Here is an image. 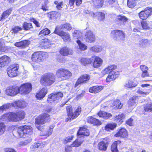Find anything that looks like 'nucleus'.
<instances>
[{"instance_id":"1","label":"nucleus","mask_w":152,"mask_h":152,"mask_svg":"<svg viewBox=\"0 0 152 152\" xmlns=\"http://www.w3.org/2000/svg\"><path fill=\"white\" fill-rule=\"evenodd\" d=\"M55 77L53 73H48L42 76L40 80L41 84L45 86H50L54 83Z\"/></svg>"},{"instance_id":"2","label":"nucleus","mask_w":152,"mask_h":152,"mask_svg":"<svg viewBox=\"0 0 152 152\" xmlns=\"http://www.w3.org/2000/svg\"><path fill=\"white\" fill-rule=\"evenodd\" d=\"M33 129L29 126L24 125L19 126L18 129L17 134L19 137H25L32 134Z\"/></svg>"},{"instance_id":"3","label":"nucleus","mask_w":152,"mask_h":152,"mask_svg":"<svg viewBox=\"0 0 152 152\" xmlns=\"http://www.w3.org/2000/svg\"><path fill=\"white\" fill-rule=\"evenodd\" d=\"M72 108L71 106H69L67 107L66 110L68 117L66 119V121H68L69 120H72L77 117L80 114L81 112V108L78 107L75 111L72 113Z\"/></svg>"},{"instance_id":"4","label":"nucleus","mask_w":152,"mask_h":152,"mask_svg":"<svg viewBox=\"0 0 152 152\" xmlns=\"http://www.w3.org/2000/svg\"><path fill=\"white\" fill-rule=\"evenodd\" d=\"M56 75L58 78L65 80L69 79L72 76V74L68 70L61 68L56 71Z\"/></svg>"},{"instance_id":"5","label":"nucleus","mask_w":152,"mask_h":152,"mask_svg":"<svg viewBox=\"0 0 152 152\" xmlns=\"http://www.w3.org/2000/svg\"><path fill=\"white\" fill-rule=\"evenodd\" d=\"M50 120V116L48 114L45 113L41 115L36 118L35 124L36 126L39 130H40L39 125L43 124L48 121Z\"/></svg>"},{"instance_id":"6","label":"nucleus","mask_w":152,"mask_h":152,"mask_svg":"<svg viewBox=\"0 0 152 152\" xmlns=\"http://www.w3.org/2000/svg\"><path fill=\"white\" fill-rule=\"evenodd\" d=\"M111 36L113 39L116 41H124L125 37V33L122 31L116 30H113L111 32Z\"/></svg>"},{"instance_id":"7","label":"nucleus","mask_w":152,"mask_h":152,"mask_svg":"<svg viewBox=\"0 0 152 152\" xmlns=\"http://www.w3.org/2000/svg\"><path fill=\"white\" fill-rule=\"evenodd\" d=\"M54 33L61 37L64 41L65 42L70 41V35L68 32H65L63 31L59 30L58 26H56Z\"/></svg>"},{"instance_id":"8","label":"nucleus","mask_w":152,"mask_h":152,"mask_svg":"<svg viewBox=\"0 0 152 152\" xmlns=\"http://www.w3.org/2000/svg\"><path fill=\"white\" fill-rule=\"evenodd\" d=\"M63 96V93L60 92H58L56 94H52L48 96L47 101L49 103H51L52 102H57Z\"/></svg>"},{"instance_id":"9","label":"nucleus","mask_w":152,"mask_h":152,"mask_svg":"<svg viewBox=\"0 0 152 152\" xmlns=\"http://www.w3.org/2000/svg\"><path fill=\"white\" fill-rule=\"evenodd\" d=\"M63 96V93L60 92H58L56 94H52L48 96L47 101L49 103H51L52 102H57Z\"/></svg>"},{"instance_id":"10","label":"nucleus","mask_w":152,"mask_h":152,"mask_svg":"<svg viewBox=\"0 0 152 152\" xmlns=\"http://www.w3.org/2000/svg\"><path fill=\"white\" fill-rule=\"evenodd\" d=\"M19 93L23 94H27L31 91L32 86L30 83H24L19 87Z\"/></svg>"},{"instance_id":"11","label":"nucleus","mask_w":152,"mask_h":152,"mask_svg":"<svg viewBox=\"0 0 152 152\" xmlns=\"http://www.w3.org/2000/svg\"><path fill=\"white\" fill-rule=\"evenodd\" d=\"M152 14V8L148 7L141 11L138 14L140 18L142 20L146 19Z\"/></svg>"},{"instance_id":"12","label":"nucleus","mask_w":152,"mask_h":152,"mask_svg":"<svg viewBox=\"0 0 152 152\" xmlns=\"http://www.w3.org/2000/svg\"><path fill=\"white\" fill-rule=\"evenodd\" d=\"M18 93H19V87L16 86L8 87L5 90L6 94L11 96H14Z\"/></svg>"},{"instance_id":"13","label":"nucleus","mask_w":152,"mask_h":152,"mask_svg":"<svg viewBox=\"0 0 152 152\" xmlns=\"http://www.w3.org/2000/svg\"><path fill=\"white\" fill-rule=\"evenodd\" d=\"M19 68L18 65H16L12 67H9L7 70V73L8 76L11 77H15L18 74V69Z\"/></svg>"},{"instance_id":"14","label":"nucleus","mask_w":152,"mask_h":152,"mask_svg":"<svg viewBox=\"0 0 152 152\" xmlns=\"http://www.w3.org/2000/svg\"><path fill=\"white\" fill-rule=\"evenodd\" d=\"M44 54L41 52H37L33 54L31 59L33 61L39 62L42 61L44 59Z\"/></svg>"},{"instance_id":"15","label":"nucleus","mask_w":152,"mask_h":152,"mask_svg":"<svg viewBox=\"0 0 152 152\" xmlns=\"http://www.w3.org/2000/svg\"><path fill=\"white\" fill-rule=\"evenodd\" d=\"M25 116V113L23 111H20L16 113H12L13 122H17L23 119Z\"/></svg>"},{"instance_id":"16","label":"nucleus","mask_w":152,"mask_h":152,"mask_svg":"<svg viewBox=\"0 0 152 152\" xmlns=\"http://www.w3.org/2000/svg\"><path fill=\"white\" fill-rule=\"evenodd\" d=\"M90 78V76L87 74H85L81 75L77 80L75 84V87H76L80 84L87 83Z\"/></svg>"},{"instance_id":"17","label":"nucleus","mask_w":152,"mask_h":152,"mask_svg":"<svg viewBox=\"0 0 152 152\" xmlns=\"http://www.w3.org/2000/svg\"><path fill=\"white\" fill-rule=\"evenodd\" d=\"M85 40L87 42L92 43L95 40V37L93 33L90 31H87L85 35Z\"/></svg>"},{"instance_id":"18","label":"nucleus","mask_w":152,"mask_h":152,"mask_svg":"<svg viewBox=\"0 0 152 152\" xmlns=\"http://www.w3.org/2000/svg\"><path fill=\"white\" fill-rule=\"evenodd\" d=\"M89 135V130L84 127H80L77 132V137L80 138L84 136H88Z\"/></svg>"},{"instance_id":"19","label":"nucleus","mask_w":152,"mask_h":152,"mask_svg":"<svg viewBox=\"0 0 152 152\" xmlns=\"http://www.w3.org/2000/svg\"><path fill=\"white\" fill-rule=\"evenodd\" d=\"M128 18L125 16L119 15L117 16L115 19V22L121 25H124L128 21Z\"/></svg>"},{"instance_id":"20","label":"nucleus","mask_w":152,"mask_h":152,"mask_svg":"<svg viewBox=\"0 0 152 152\" xmlns=\"http://www.w3.org/2000/svg\"><path fill=\"white\" fill-rule=\"evenodd\" d=\"M128 134L127 130L124 128H120L117 132L115 134V136L123 138H126L128 137Z\"/></svg>"},{"instance_id":"21","label":"nucleus","mask_w":152,"mask_h":152,"mask_svg":"<svg viewBox=\"0 0 152 152\" xmlns=\"http://www.w3.org/2000/svg\"><path fill=\"white\" fill-rule=\"evenodd\" d=\"M138 84V82L135 79L129 80L127 81L124 85L125 88H132L136 86Z\"/></svg>"},{"instance_id":"22","label":"nucleus","mask_w":152,"mask_h":152,"mask_svg":"<svg viewBox=\"0 0 152 152\" xmlns=\"http://www.w3.org/2000/svg\"><path fill=\"white\" fill-rule=\"evenodd\" d=\"M11 61L10 57L7 56H4L0 58V68L4 67Z\"/></svg>"},{"instance_id":"23","label":"nucleus","mask_w":152,"mask_h":152,"mask_svg":"<svg viewBox=\"0 0 152 152\" xmlns=\"http://www.w3.org/2000/svg\"><path fill=\"white\" fill-rule=\"evenodd\" d=\"M60 53L63 56H67L68 55L72 54L73 51L72 49L65 47L61 49Z\"/></svg>"},{"instance_id":"24","label":"nucleus","mask_w":152,"mask_h":152,"mask_svg":"<svg viewBox=\"0 0 152 152\" xmlns=\"http://www.w3.org/2000/svg\"><path fill=\"white\" fill-rule=\"evenodd\" d=\"M47 92V90L46 88H42L39 92L37 93L36 97L38 99H41L43 98Z\"/></svg>"},{"instance_id":"25","label":"nucleus","mask_w":152,"mask_h":152,"mask_svg":"<svg viewBox=\"0 0 152 152\" xmlns=\"http://www.w3.org/2000/svg\"><path fill=\"white\" fill-rule=\"evenodd\" d=\"M119 74V72L117 71L113 73H110L107 77V82H110L115 80L118 76Z\"/></svg>"},{"instance_id":"26","label":"nucleus","mask_w":152,"mask_h":152,"mask_svg":"<svg viewBox=\"0 0 152 152\" xmlns=\"http://www.w3.org/2000/svg\"><path fill=\"white\" fill-rule=\"evenodd\" d=\"M108 144L107 141L104 139L103 141L100 142L98 143V148L101 151H105L107 149Z\"/></svg>"},{"instance_id":"27","label":"nucleus","mask_w":152,"mask_h":152,"mask_svg":"<svg viewBox=\"0 0 152 152\" xmlns=\"http://www.w3.org/2000/svg\"><path fill=\"white\" fill-rule=\"evenodd\" d=\"M12 117V113H9L2 116L0 118V120L2 121L8 120L9 121L13 122Z\"/></svg>"},{"instance_id":"28","label":"nucleus","mask_w":152,"mask_h":152,"mask_svg":"<svg viewBox=\"0 0 152 152\" xmlns=\"http://www.w3.org/2000/svg\"><path fill=\"white\" fill-rule=\"evenodd\" d=\"M117 68V66L115 65H112L108 66L106 68L103 70L102 72V73L104 75L108 73H110L112 72L113 70L116 69Z\"/></svg>"},{"instance_id":"29","label":"nucleus","mask_w":152,"mask_h":152,"mask_svg":"<svg viewBox=\"0 0 152 152\" xmlns=\"http://www.w3.org/2000/svg\"><path fill=\"white\" fill-rule=\"evenodd\" d=\"M30 43L29 41L24 40L15 43V45L16 47L25 48L27 47Z\"/></svg>"},{"instance_id":"30","label":"nucleus","mask_w":152,"mask_h":152,"mask_svg":"<svg viewBox=\"0 0 152 152\" xmlns=\"http://www.w3.org/2000/svg\"><path fill=\"white\" fill-rule=\"evenodd\" d=\"M142 28L144 29H149L152 28V22L145 20H143L141 22Z\"/></svg>"},{"instance_id":"31","label":"nucleus","mask_w":152,"mask_h":152,"mask_svg":"<svg viewBox=\"0 0 152 152\" xmlns=\"http://www.w3.org/2000/svg\"><path fill=\"white\" fill-rule=\"evenodd\" d=\"M103 89V86H94L90 88L89 92L96 94L100 92Z\"/></svg>"},{"instance_id":"32","label":"nucleus","mask_w":152,"mask_h":152,"mask_svg":"<svg viewBox=\"0 0 152 152\" xmlns=\"http://www.w3.org/2000/svg\"><path fill=\"white\" fill-rule=\"evenodd\" d=\"M125 115L122 113L118 115L115 116L114 117V119L115 121L120 124L123 122V119L125 118Z\"/></svg>"},{"instance_id":"33","label":"nucleus","mask_w":152,"mask_h":152,"mask_svg":"<svg viewBox=\"0 0 152 152\" xmlns=\"http://www.w3.org/2000/svg\"><path fill=\"white\" fill-rule=\"evenodd\" d=\"M102 60L101 58L96 56L95 57L94 62V66L96 68L99 67L102 65Z\"/></svg>"},{"instance_id":"34","label":"nucleus","mask_w":152,"mask_h":152,"mask_svg":"<svg viewBox=\"0 0 152 152\" xmlns=\"http://www.w3.org/2000/svg\"><path fill=\"white\" fill-rule=\"evenodd\" d=\"M137 101V96H134L130 98L128 102V106L129 107L134 106Z\"/></svg>"},{"instance_id":"35","label":"nucleus","mask_w":152,"mask_h":152,"mask_svg":"<svg viewBox=\"0 0 152 152\" xmlns=\"http://www.w3.org/2000/svg\"><path fill=\"white\" fill-rule=\"evenodd\" d=\"M98 115L100 117H102L106 119L111 117L112 116V114L110 113L102 111L99 112L98 113Z\"/></svg>"},{"instance_id":"36","label":"nucleus","mask_w":152,"mask_h":152,"mask_svg":"<svg viewBox=\"0 0 152 152\" xmlns=\"http://www.w3.org/2000/svg\"><path fill=\"white\" fill-rule=\"evenodd\" d=\"M91 51L95 53H100L103 50L102 47L101 46H94L90 48Z\"/></svg>"},{"instance_id":"37","label":"nucleus","mask_w":152,"mask_h":152,"mask_svg":"<svg viewBox=\"0 0 152 152\" xmlns=\"http://www.w3.org/2000/svg\"><path fill=\"white\" fill-rule=\"evenodd\" d=\"M121 143V141L120 140H117L113 142L111 147V150L112 152H118L117 146Z\"/></svg>"},{"instance_id":"38","label":"nucleus","mask_w":152,"mask_h":152,"mask_svg":"<svg viewBox=\"0 0 152 152\" xmlns=\"http://www.w3.org/2000/svg\"><path fill=\"white\" fill-rule=\"evenodd\" d=\"M116 126V124L115 123L107 124L105 126L104 129L107 131L111 130H113Z\"/></svg>"},{"instance_id":"39","label":"nucleus","mask_w":152,"mask_h":152,"mask_svg":"<svg viewBox=\"0 0 152 152\" xmlns=\"http://www.w3.org/2000/svg\"><path fill=\"white\" fill-rule=\"evenodd\" d=\"M72 36L75 39H78L82 37V34L80 31L75 30L72 33Z\"/></svg>"},{"instance_id":"40","label":"nucleus","mask_w":152,"mask_h":152,"mask_svg":"<svg viewBox=\"0 0 152 152\" xmlns=\"http://www.w3.org/2000/svg\"><path fill=\"white\" fill-rule=\"evenodd\" d=\"M12 105V104L9 103L4 104L2 106L0 107V113L3 112L4 111L6 110L7 109L11 107Z\"/></svg>"},{"instance_id":"41","label":"nucleus","mask_w":152,"mask_h":152,"mask_svg":"<svg viewBox=\"0 0 152 152\" xmlns=\"http://www.w3.org/2000/svg\"><path fill=\"white\" fill-rule=\"evenodd\" d=\"M59 30L60 29H66L68 31L71 30L72 29L71 25L69 23H66L61 25L60 26L58 27Z\"/></svg>"},{"instance_id":"42","label":"nucleus","mask_w":152,"mask_h":152,"mask_svg":"<svg viewBox=\"0 0 152 152\" xmlns=\"http://www.w3.org/2000/svg\"><path fill=\"white\" fill-rule=\"evenodd\" d=\"M83 142V140H80V137H77V138L72 144V146L75 147H78L81 145Z\"/></svg>"},{"instance_id":"43","label":"nucleus","mask_w":152,"mask_h":152,"mask_svg":"<svg viewBox=\"0 0 152 152\" xmlns=\"http://www.w3.org/2000/svg\"><path fill=\"white\" fill-rule=\"evenodd\" d=\"M12 11L11 9H9L4 12L2 15L1 20H3L4 19L7 18L10 14Z\"/></svg>"},{"instance_id":"44","label":"nucleus","mask_w":152,"mask_h":152,"mask_svg":"<svg viewBox=\"0 0 152 152\" xmlns=\"http://www.w3.org/2000/svg\"><path fill=\"white\" fill-rule=\"evenodd\" d=\"M137 0H128L127 6L130 8H133L135 6Z\"/></svg>"},{"instance_id":"45","label":"nucleus","mask_w":152,"mask_h":152,"mask_svg":"<svg viewBox=\"0 0 152 152\" xmlns=\"http://www.w3.org/2000/svg\"><path fill=\"white\" fill-rule=\"evenodd\" d=\"M57 17V13L56 12L53 11L48 14V17L50 19H55Z\"/></svg>"},{"instance_id":"46","label":"nucleus","mask_w":152,"mask_h":152,"mask_svg":"<svg viewBox=\"0 0 152 152\" xmlns=\"http://www.w3.org/2000/svg\"><path fill=\"white\" fill-rule=\"evenodd\" d=\"M77 42L78 44L80 49L82 50H85L87 49V46L86 45L81 42L80 41L78 40L77 41Z\"/></svg>"},{"instance_id":"47","label":"nucleus","mask_w":152,"mask_h":152,"mask_svg":"<svg viewBox=\"0 0 152 152\" xmlns=\"http://www.w3.org/2000/svg\"><path fill=\"white\" fill-rule=\"evenodd\" d=\"M50 32V31L47 28H45L42 30L39 33V36L40 37L43 36H44L49 34Z\"/></svg>"},{"instance_id":"48","label":"nucleus","mask_w":152,"mask_h":152,"mask_svg":"<svg viewBox=\"0 0 152 152\" xmlns=\"http://www.w3.org/2000/svg\"><path fill=\"white\" fill-rule=\"evenodd\" d=\"M144 109L145 111L151 112L152 111V103H149L144 106Z\"/></svg>"},{"instance_id":"49","label":"nucleus","mask_w":152,"mask_h":152,"mask_svg":"<svg viewBox=\"0 0 152 152\" xmlns=\"http://www.w3.org/2000/svg\"><path fill=\"white\" fill-rule=\"evenodd\" d=\"M149 88H150L147 91H143L140 89H139L137 90V92L138 94L142 95L143 96L148 95L150 93L151 91V86H150Z\"/></svg>"},{"instance_id":"50","label":"nucleus","mask_w":152,"mask_h":152,"mask_svg":"<svg viewBox=\"0 0 152 152\" xmlns=\"http://www.w3.org/2000/svg\"><path fill=\"white\" fill-rule=\"evenodd\" d=\"M75 1L76 5L79 6L82 3V0H69V4L70 6H73Z\"/></svg>"},{"instance_id":"51","label":"nucleus","mask_w":152,"mask_h":152,"mask_svg":"<svg viewBox=\"0 0 152 152\" xmlns=\"http://www.w3.org/2000/svg\"><path fill=\"white\" fill-rule=\"evenodd\" d=\"M91 61V59L88 58H83L80 61L81 64L84 66H85L86 64H89Z\"/></svg>"},{"instance_id":"52","label":"nucleus","mask_w":152,"mask_h":152,"mask_svg":"<svg viewBox=\"0 0 152 152\" xmlns=\"http://www.w3.org/2000/svg\"><path fill=\"white\" fill-rule=\"evenodd\" d=\"M6 126L4 124L0 122V135L3 134L5 130Z\"/></svg>"},{"instance_id":"53","label":"nucleus","mask_w":152,"mask_h":152,"mask_svg":"<svg viewBox=\"0 0 152 152\" xmlns=\"http://www.w3.org/2000/svg\"><path fill=\"white\" fill-rule=\"evenodd\" d=\"M24 29L25 30H28L32 27L31 24L30 23L24 22L23 24Z\"/></svg>"},{"instance_id":"54","label":"nucleus","mask_w":152,"mask_h":152,"mask_svg":"<svg viewBox=\"0 0 152 152\" xmlns=\"http://www.w3.org/2000/svg\"><path fill=\"white\" fill-rule=\"evenodd\" d=\"M114 108L116 109H121L122 107V104H121L119 100L115 101L114 103Z\"/></svg>"},{"instance_id":"55","label":"nucleus","mask_w":152,"mask_h":152,"mask_svg":"<svg viewBox=\"0 0 152 152\" xmlns=\"http://www.w3.org/2000/svg\"><path fill=\"white\" fill-rule=\"evenodd\" d=\"M134 116L131 117L129 119L126 121V124L129 126H132L133 125L134 121Z\"/></svg>"},{"instance_id":"56","label":"nucleus","mask_w":152,"mask_h":152,"mask_svg":"<svg viewBox=\"0 0 152 152\" xmlns=\"http://www.w3.org/2000/svg\"><path fill=\"white\" fill-rule=\"evenodd\" d=\"M149 41L148 39H143L140 40L139 41V44L142 46H145V45L148 44Z\"/></svg>"},{"instance_id":"57","label":"nucleus","mask_w":152,"mask_h":152,"mask_svg":"<svg viewBox=\"0 0 152 152\" xmlns=\"http://www.w3.org/2000/svg\"><path fill=\"white\" fill-rule=\"evenodd\" d=\"M104 3V0H99L94 4V5L97 7H101L102 6Z\"/></svg>"},{"instance_id":"58","label":"nucleus","mask_w":152,"mask_h":152,"mask_svg":"<svg viewBox=\"0 0 152 152\" xmlns=\"http://www.w3.org/2000/svg\"><path fill=\"white\" fill-rule=\"evenodd\" d=\"M53 128L54 126H50L49 127V129L48 131L46 132V133H45L44 134V135L48 136L50 135L52 133L53 131Z\"/></svg>"},{"instance_id":"59","label":"nucleus","mask_w":152,"mask_h":152,"mask_svg":"<svg viewBox=\"0 0 152 152\" xmlns=\"http://www.w3.org/2000/svg\"><path fill=\"white\" fill-rule=\"evenodd\" d=\"M22 28L19 26H15L13 28L12 30L15 33H16L18 31L22 30Z\"/></svg>"},{"instance_id":"60","label":"nucleus","mask_w":152,"mask_h":152,"mask_svg":"<svg viewBox=\"0 0 152 152\" xmlns=\"http://www.w3.org/2000/svg\"><path fill=\"white\" fill-rule=\"evenodd\" d=\"M43 143L41 142H39L38 143H35L32 146V147H33L34 148H36L39 147L41 148L43 146Z\"/></svg>"},{"instance_id":"61","label":"nucleus","mask_w":152,"mask_h":152,"mask_svg":"<svg viewBox=\"0 0 152 152\" xmlns=\"http://www.w3.org/2000/svg\"><path fill=\"white\" fill-rule=\"evenodd\" d=\"M12 104V103H11ZM21 101H16L14 102L13 104L12 103V105L11 106L12 107H20Z\"/></svg>"},{"instance_id":"62","label":"nucleus","mask_w":152,"mask_h":152,"mask_svg":"<svg viewBox=\"0 0 152 152\" xmlns=\"http://www.w3.org/2000/svg\"><path fill=\"white\" fill-rule=\"evenodd\" d=\"M92 124L96 126H99L102 124V123L99 120L95 118Z\"/></svg>"},{"instance_id":"63","label":"nucleus","mask_w":152,"mask_h":152,"mask_svg":"<svg viewBox=\"0 0 152 152\" xmlns=\"http://www.w3.org/2000/svg\"><path fill=\"white\" fill-rule=\"evenodd\" d=\"M95 118L92 116L88 117L87 118V121L89 123L93 124Z\"/></svg>"},{"instance_id":"64","label":"nucleus","mask_w":152,"mask_h":152,"mask_svg":"<svg viewBox=\"0 0 152 152\" xmlns=\"http://www.w3.org/2000/svg\"><path fill=\"white\" fill-rule=\"evenodd\" d=\"M140 69L142 71V72L147 71L148 69V68L145 65H141L140 66Z\"/></svg>"}]
</instances>
